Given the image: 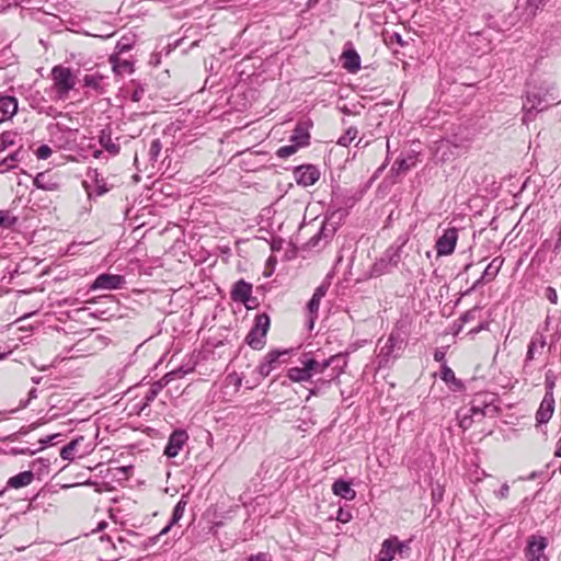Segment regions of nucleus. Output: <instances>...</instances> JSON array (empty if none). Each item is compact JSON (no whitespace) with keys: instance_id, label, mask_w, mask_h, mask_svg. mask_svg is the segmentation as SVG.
<instances>
[{"instance_id":"obj_1","label":"nucleus","mask_w":561,"mask_h":561,"mask_svg":"<svg viewBox=\"0 0 561 561\" xmlns=\"http://www.w3.org/2000/svg\"><path fill=\"white\" fill-rule=\"evenodd\" d=\"M500 412L499 397L494 392H479L473 396L469 408H461L457 412L459 426L468 430L476 422L484 417H495Z\"/></svg>"},{"instance_id":"obj_2","label":"nucleus","mask_w":561,"mask_h":561,"mask_svg":"<svg viewBox=\"0 0 561 561\" xmlns=\"http://www.w3.org/2000/svg\"><path fill=\"white\" fill-rule=\"evenodd\" d=\"M561 102V96L557 94L554 84L542 82L539 85L528 88L523 103V124L528 125L535 119L539 112H543L550 106Z\"/></svg>"},{"instance_id":"obj_3","label":"nucleus","mask_w":561,"mask_h":561,"mask_svg":"<svg viewBox=\"0 0 561 561\" xmlns=\"http://www.w3.org/2000/svg\"><path fill=\"white\" fill-rule=\"evenodd\" d=\"M304 358L311 378L314 375L323 374L328 368H331L325 378L317 379V383L320 385H331L332 381L339 379L340 375L343 373L344 367L346 366V360L342 354L333 355L327 359H323L322 362H318L313 357H310L308 354H306Z\"/></svg>"},{"instance_id":"obj_4","label":"nucleus","mask_w":561,"mask_h":561,"mask_svg":"<svg viewBox=\"0 0 561 561\" xmlns=\"http://www.w3.org/2000/svg\"><path fill=\"white\" fill-rule=\"evenodd\" d=\"M405 243L407 239H402L401 243H398L397 241L394 244L390 245L381 255V257L377 260L371 266V276L377 277L383 274H388L391 273L396 267H398L402 257V250Z\"/></svg>"},{"instance_id":"obj_5","label":"nucleus","mask_w":561,"mask_h":561,"mask_svg":"<svg viewBox=\"0 0 561 561\" xmlns=\"http://www.w3.org/2000/svg\"><path fill=\"white\" fill-rule=\"evenodd\" d=\"M50 75L54 82V90L56 91L58 99H67L77 81L71 69L62 65H56L53 67Z\"/></svg>"},{"instance_id":"obj_6","label":"nucleus","mask_w":561,"mask_h":561,"mask_svg":"<svg viewBox=\"0 0 561 561\" xmlns=\"http://www.w3.org/2000/svg\"><path fill=\"white\" fill-rule=\"evenodd\" d=\"M270 329V317L261 313L255 318V324L248 333L245 341L253 350H261L265 345L266 333Z\"/></svg>"},{"instance_id":"obj_7","label":"nucleus","mask_w":561,"mask_h":561,"mask_svg":"<svg viewBox=\"0 0 561 561\" xmlns=\"http://www.w3.org/2000/svg\"><path fill=\"white\" fill-rule=\"evenodd\" d=\"M407 345L405 336L399 330H393L386 342V344L380 350V357L382 360L388 363L390 359H396L400 357Z\"/></svg>"},{"instance_id":"obj_8","label":"nucleus","mask_w":561,"mask_h":561,"mask_svg":"<svg viewBox=\"0 0 561 561\" xmlns=\"http://www.w3.org/2000/svg\"><path fill=\"white\" fill-rule=\"evenodd\" d=\"M125 284L126 280L123 275L103 273L89 286V290H116L123 288Z\"/></svg>"},{"instance_id":"obj_9","label":"nucleus","mask_w":561,"mask_h":561,"mask_svg":"<svg viewBox=\"0 0 561 561\" xmlns=\"http://www.w3.org/2000/svg\"><path fill=\"white\" fill-rule=\"evenodd\" d=\"M458 240V230L455 227L448 228L437 239L435 248L438 256H447L454 253Z\"/></svg>"},{"instance_id":"obj_10","label":"nucleus","mask_w":561,"mask_h":561,"mask_svg":"<svg viewBox=\"0 0 561 561\" xmlns=\"http://www.w3.org/2000/svg\"><path fill=\"white\" fill-rule=\"evenodd\" d=\"M548 541L543 536H530L526 547V558L528 561H546L545 550Z\"/></svg>"},{"instance_id":"obj_11","label":"nucleus","mask_w":561,"mask_h":561,"mask_svg":"<svg viewBox=\"0 0 561 561\" xmlns=\"http://www.w3.org/2000/svg\"><path fill=\"white\" fill-rule=\"evenodd\" d=\"M230 296L233 301L242 302L247 309H253V306L250 305V301H253L252 284L244 279H239L233 284Z\"/></svg>"},{"instance_id":"obj_12","label":"nucleus","mask_w":561,"mask_h":561,"mask_svg":"<svg viewBox=\"0 0 561 561\" xmlns=\"http://www.w3.org/2000/svg\"><path fill=\"white\" fill-rule=\"evenodd\" d=\"M294 175L298 185L311 186L319 180L320 171L312 164H306L297 167Z\"/></svg>"},{"instance_id":"obj_13","label":"nucleus","mask_w":561,"mask_h":561,"mask_svg":"<svg viewBox=\"0 0 561 561\" xmlns=\"http://www.w3.org/2000/svg\"><path fill=\"white\" fill-rule=\"evenodd\" d=\"M188 439V435L184 430H175L169 437L168 444L164 448V455L169 458H174L182 450L183 446Z\"/></svg>"},{"instance_id":"obj_14","label":"nucleus","mask_w":561,"mask_h":561,"mask_svg":"<svg viewBox=\"0 0 561 561\" xmlns=\"http://www.w3.org/2000/svg\"><path fill=\"white\" fill-rule=\"evenodd\" d=\"M287 351L274 350L268 352L257 366V373L262 378L267 377L278 365L280 356L287 355Z\"/></svg>"},{"instance_id":"obj_15","label":"nucleus","mask_w":561,"mask_h":561,"mask_svg":"<svg viewBox=\"0 0 561 561\" xmlns=\"http://www.w3.org/2000/svg\"><path fill=\"white\" fill-rule=\"evenodd\" d=\"M178 375H180V370H172L165 374L158 381L153 382L144 397L145 405H149L161 392V390L167 387Z\"/></svg>"},{"instance_id":"obj_16","label":"nucleus","mask_w":561,"mask_h":561,"mask_svg":"<svg viewBox=\"0 0 561 561\" xmlns=\"http://www.w3.org/2000/svg\"><path fill=\"white\" fill-rule=\"evenodd\" d=\"M554 412V397L552 391H546V394L536 412V421L539 424H546L550 421Z\"/></svg>"},{"instance_id":"obj_17","label":"nucleus","mask_w":561,"mask_h":561,"mask_svg":"<svg viewBox=\"0 0 561 561\" xmlns=\"http://www.w3.org/2000/svg\"><path fill=\"white\" fill-rule=\"evenodd\" d=\"M19 102L15 96L1 95L0 96V124L5 123L18 113Z\"/></svg>"},{"instance_id":"obj_18","label":"nucleus","mask_w":561,"mask_h":561,"mask_svg":"<svg viewBox=\"0 0 561 561\" xmlns=\"http://www.w3.org/2000/svg\"><path fill=\"white\" fill-rule=\"evenodd\" d=\"M343 68L351 73L360 69V57L355 49H347L342 54Z\"/></svg>"},{"instance_id":"obj_19","label":"nucleus","mask_w":561,"mask_h":561,"mask_svg":"<svg viewBox=\"0 0 561 561\" xmlns=\"http://www.w3.org/2000/svg\"><path fill=\"white\" fill-rule=\"evenodd\" d=\"M34 186L43 191L54 192L59 188V184L48 172H39L33 180Z\"/></svg>"},{"instance_id":"obj_20","label":"nucleus","mask_w":561,"mask_h":561,"mask_svg":"<svg viewBox=\"0 0 561 561\" xmlns=\"http://www.w3.org/2000/svg\"><path fill=\"white\" fill-rule=\"evenodd\" d=\"M397 537L392 536L383 540L378 553V561H392L397 553Z\"/></svg>"},{"instance_id":"obj_21","label":"nucleus","mask_w":561,"mask_h":561,"mask_svg":"<svg viewBox=\"0 0 561 561\" xmlns=\"http://www.w3.org/2000/svg\"><path fill=\"white\" fill-rule=\"evenodd\" d=\"M33 480L34 473L32 470L22 471L8 480L7 488L21 489L30 485Z\"/></svg>"},{"instance_id":"obj_22","label":"nucleus","mask_w":561,"mask_h":561,"mask_svg":"<svg viewBox=\"0 0 561 561\" xmlns=\"http://www.w3.org/2000/svg\"><path fill=\"white\" fill-rule=\"evenodd\" d=\"M546 337L542 333H535L528 344L527 354L525 358V363L533 360L535 357V354L537 352H540L546 346Z\"/></svg>"},{"instance_id":"obj_23","label":"nucleus","mask_w":561,"mask_h":561,"mask_svg":"<svg viewBox=\"0 0 561 561\" xmlns=\"http://www.w3.org/2000/svg\"><path fill=\"white\" fill-rule=\"evenodd\" d=\"M334 495L352 501L356 497V492L351 488V483L344 480H336L332 485Z\"/></svg>"},{"instance_id":"obj_24","label":"nucleus","mask_w":561,"mask_h":561,"mask_svg":"<svg viewBox=\"0 0 561 561\" xmlns=\"http://www.w3.org/2000/svg\"><path fill=\"white\" fill-rule=\"evenodd\" d=\"M110 62L113 71L118 76L130 75L134 72V64L130 60L122 59L118 56H111Z\"/></svg>"},{"instance_id":"obj_25","label":"nucleus","mask_w":561,"mask_h":561,"mask_svg":"<svg viewBox=\"0 0 561 561\" xmlns=\"http://www.w3.org/2000/svg\"><path fill=\"white\" fill-rule=\"evenodd\" d=\"M301 365H302V367H291L288 369L287 377L291 381H294V382L311 381V376L309 374L305 358L301 359Z\"/></svg>"},{"instance_id":"obj_26","label":"nucleus","mask_w":561,"mask_h":561,"mask_svg":"<svg viewBox=\"0 0 561 561\" xmlns=\"http://www.w3.org/2000/svg\"><path fill=\"white\" fill-rule=\"evenodd\" d=\"M440 379L444 380L446 383L453 386L454 391H459L463 389L462 381L456 378L455 373L450 367L447 366L446 363H444L440 367Z\"/></svg>"},{"instance_id":"obj_27","label":"nucleus","mask_w":561,"mask_h":561,"mask_svg":"<svg viewBox=\"0 0 561 561\" xmlns=\"http://www.w3.org/2000/svg\"><path fill=\"white\" fill-rule=\"evenodd\" d=\"M99 144L111 156H116L119 153L121 146L112 139L111 134L105 129H102L99 135Z\"/></svg>"},{"instance_id":"obj_28","label":"nucleus","mask_w":561,"mask_h":561,"mask_svg":"<svg viewBox=\"0 0 561 561\" xmlns=\"http://www.w3.org/2000/svg\"><path fill=\"white\" fill-rule=\"evenodd\" d=\"M84 442V437L83 436H79L75 439H72L70 443H68L67 445H65L61 450H60V457L64 459V460H69V461H72L76 457H77V454H78V447L81 445V443Z\"/></svg>"},{"instance_id":"obj_29","label":"nucleus","mask_w":561,"mask_h":561,"mask_svg":"<svg viewBox=\"0 0 561 561\" xmlns=\"http://www.w3.org/2000/svg\"><path fill=\"white\" fill-rule=\"evenodd\" d=\"M309 138L308 129L302 124H298L293 130L290 141L298 147H304L309 144Z\"/></svg>"},{"instance_id":"obj_30","label":"nucleus","mask_w":561,"mask_h":561,"mask_svg":"<svg viewBox=\"0 0 561 561\" xmlns=\"http://www.w3.org/2000/svg\"><path fill=\"white\" fill-rule=\"evenodd\" d=\"M504 260L501 256L494 257L485 267V270L482 273V278H486V282H490L495 278V276L499 274Z\"/></svg>"},{"instance_id":"obj_31","label":"nucleus","mask_w":561,"mask_h":561,"mask_svg":"<svg viewBox=\"0 0 561 561\" xmlns=\"http://www.w3.org/2000/svg\"><path fill=\"white\" fill-rule=\"evenodd\" d=\"M22 148L20 147L14 152L10 153L8 157L0 160V172H5L16 168V162L21 161Z\"/></svg>"},{"instance_id":"obj_32","label":"nucleus","mask_w":561,"mask_h":561,"mask_svg":"<svg viewBox=\"0 0 561 561\" xmlns=\"http://www.w3.org/2000/svg\"><path fill=\"white\" fill-rule=\"evenodd\" d=\"M188 503V494H182L180 501L175 504L172 517L170 519L171 525H175L179 523V520L183 517L186 505Z\"/></svg>"},{"instance_id":"obj_33","label":"nucleus","mask_w":561,"mask_h":561,"mask_svg":"<svg viewBox=\"0 0 561 561\" xmlns=\"http://www.w3.org/2000/svg\"><path fill=\"white\" fill-rule=\"evenodd\" d=\"M103 79H104V77L100 73L85 75L83 77V84H84V87H87L91 90L102 93L103 92V87H102Z\"/></svg>"},{"instance_id":"obj_34","label":"nucleus","mask_w":561,"mask_h":561,"mask_svg":"<svg viewBox=\"0 0 561 561\" xmlns=\"http://www.w3.org/2000/svg\"><path fill=\"white\" fill-rule=\"evenodd\" d=\"M88 176L94 182L95 184V192L96 195H103L106 192H108V187L106 184V181L96 169L89 171Z\"/></svg>"},{"instance_id":"obj_35","label":"nucleus","mask_w":561,"mask_h":561,"mask_svg":"<svg viewBox=\"0 0 561 561\" xmlns=\"http://www.w3.org/2000/svg\"><path fill=\"white\" fill-rule=\"evenodd\" d=\"M60 434H53V435H48L44 438H41L38 440V444H39V447H37L36 449H31V448H21V449H15V454H20V455H26V454H30V455H33L42 449H44L48 444H50L53 442V439L59 437Z\"/></svg>"},{"instance_id":"obj_36","label":"nucleus","mask_w":561,"mask_h":561,"mask_svg":"<svg viewBox=\"0 0 561 561\" xmlns=\"http://www.w3.org/2000/svg\"><path fill=\"white\" fill-rule=\"evenodd\" d=\"M18 139V133L13 130H7L0 134V153L7 150L9 147L15 145Z\"/></svg>"},{"instance_id":"obj_37","label":"nucleus","mask_w":561,"mask_h":561,"mask_svg":"<svg viewBox=\"0 0 561 561\" xmlns=\"http://www.w3.org/2000/svg\"><path fill=\"white\" fill-rule=\"evenodd\" d=\"M330 237L331 233H327V228L322 226L320 230L308 240L307 247L316 248L319 245L321 239H329Z\"/></svg>"},{"instance_id":"obj_38","label":"nucleus","mask_w":561,"mask_h":561,"mask_svg":"<svg viewBox=\"0 0 561 561\" xmlns=\"http://www.w3.org/2000/svg\"><path fill=\"white\" fill-rule=\"evenodd\" d=\"M320 301H321V299L316 298V297L312 296L311 299L308 302L307 307H308V310H309V312L311 314L310 320H309V328L310 329H312V327H313L314 317L318 313Z\"/></svg>"},{"instance_id":"obj_39","label":"nucleus","mask_w":561,"mask_h":561,"mask_svg":"<svg viewBox=\"0 0 561 561\" xmlns=\"http://www.w3.org/2000/svg\"><path fill=\"white\" fill-rule=\"evenodd\" d=\"M356 135H357V129L351 127L346 130V133L344 135H342L339 138L337 144L340 146L347 147L355 139Z\"/></svg>"},{"instance_id":"obj_40","label":"nucleus","mask_w":561,"mask_h":561,"mask_svg":"<svg viewBox=\"0 0 561 561\" xmlns=\"http://www.w3.org/2000/svg\"><path fill=\"white\" fill-rule=\"evenodd\" d=\"M16 222V218L9 210H0V227L11 228Z\"/></svg>"},{"instance_id":"obj_41","label":"nucleus","mask_w":561,"mask_h":561,"mask_svg":"<svg viewBox=\"0 0 561 561\" xmlns=\"http://www.w3.org/2000/svg\"><path fill=\"white\" fill-rule=\"evenodd\" d=\"M410 160H412V158ZM413 164H414V162L413 161H409L408 159H398L394 162L391 171L392 172L396 171L397 173L407 172L408 170L411 169V167Z\"/></svg>"},{"instance_id":"obj_42","label":"nucleus","mask_w":561,"mask_h":561,"mask_svg":"<svg viewBox=\"0 0 561 561\" xmlns=\"http://www.w3.org/2000/svg\"><path fill=\"white\" fill-rule=\"evenodd\" d=\"M162 149L160 139H153L149 148V158L151 161H157Z\"/></svg>"},{"instance_id":"obj_43","label":"nucleus","mask_w":561,"mask_h":561,"mask_svg":"<svg viewBox=\"0 0 561 561\" xmlns=\"http://www.w3.org/2000/svg\"><path fill=\"white\" fill-rule=\"evenodd\" d=\"M298 148L299 147L296 145H287L279 147L276 151V156L282 159L288 158L291 154H294L298 150Z\"/></svg>"},{"instance_id":"obj_44","label":"nucleus","mask_w":561,"mask_h":561,"mask_svg":"<svg viewBox=\"0 0 561 561\" xmlns=\"http://www.w3.org/2000/svg\"><path fill=\"white\" fill-rule=\"evenodd\" d=\"M546 0H527V10L529 14L535 16L537 11L543 5Z\"/></svg>"},{"instance_id":"obj_45","label":"nucleus","mask_w":561,"mask_h":561,"mask_svg":"<svg viewBox=\"0 0 561 561\" xmlns=\"http://www.w3.org/2000/svg\"><path fill=\"white\" fill-rule=\"evenodd\" d=\"M53 153L51 148L48 145H41L36 150V157L41 160L48 159Z\"/></svg>"},{"instance_id":"obj_46","label":"nucleus","mask_w":561,"mask_h":561,"mask_svg":"<svg viewBox=\"0 0 561 561\" xmlns=\"http://www.w3.org/2000/svg\"><path fill=\"white\" fill-rule=\"evenodd\" d=\"M329 287H330V280H324L321 285H319L316 288L312 296L316 298L322 299L325 296Z\"/></svg>"},{"instance_id":"obj_47","label":"nucleus","mask_w":561,"mask_h":561,"mask_svg":"<svg viewBox=\"0 0 561 561\" xmlns=\"http://www.w3.org/2000/svg\"><path fill=\"white\" fill-rule=\"evenodd\" d=\"M545 297L553 305L558 302V294L553 287H547L545 289Z\"/></svg>"},{"instance_id":"obj_48","label":"nucleus","mask_w":561,"mask_h":561,"mask_svg":"<svg viewBox=\"0 0 561 561\" xmlns=\"http://www.w3.org/2000/svg\"><path fill=\"white\" fill-rule=\"evenodd\" d=\"M478 311V308H473V309H470L468 311H466L461 317H460V321L463 323H467V322H470L472 320L476 319V313Z\"/></svg>"},{"instance_id":"obj_49","label":"nucleus","mask_w":561,"mask_h":561,"mask_svg":"<svg viewBox=\"0 0 561 561\" xmlns=\"http://www.w3.org/2000/svg\"><path fill=\"white\" fill-rule=\"evenodd\" d=\"M495 496L500 500L506 499L510 494V485L508 483H503L499 491H496Z\"/></svg>"},{"instance_id":"obj_50","label":"nucleus","mask_w":561,"mask_h":561,"mask_svg":"<svg viewBox=\"0 0 561 561\" xmlns=\"http://www.w3.org/2000/svg\"><path fill=\"white\" fill-rule=\"evenodd\" d=\"M336 519L341 523H347L352 519V514L348 511L340 508L337 512Z\"/></svg>"},{"instance_id":"obj_51","label":"nucleus","mask_w":561,"mask_h":561,"mask_svg":"<svg viewBox=\"0 0 561 561\" xmlns=\"http://www.w3.org/2000/svg\"><path fill=\"white\" fill-rule=\"evenodd\" d=\"M330 385H320L317 383V380L314 381V387L309 390V394L307 397V400H309L312 396H318L323 388L329 387Z\"/></svg>"},{"instance_id":"obj_52","label":"nucleus","mask_w":561,"mask_h":561,"mask_svg":"<svg viewBox=\"0 0 561 561\" xmlns=\"http://www.w3.org/2000/svg\"><path fill=\"white\" fill-rule=\"evenodd\" d=\"M410 541H399V539L397 538V552L399 554H403L404 551L409 550L410 549Z\"/></svg>"},{"instance_id":"obj_53","label":"nucleus","mask_w":561,"mask_h":561,"mask_svg":"<svg viewBox=\"0 0 561 561\" xmlns=\"http://www.w3.org/2000/svg\"><path fill=\"white\" fill-rule=\"evenodd\" d=\"M144 92H145L144 88H141V87L136 88L131 94V100L134 102H139L144 95Z\"/></svg>"},{"instance_id":"obj_54","label":"nucleus","mask_w":561,"mask_h":561,"mask_svg":"<svg viewBox=\"0 0 561 561\" xmlns=\"http://www.w3.org/2000/svg\"><path fill=\"white\" fill-rule=\"evenodd\" d=\"M432 497H433L434 502L442 501V499H443V489L440 486H437L436 489H433Z\"/></svg>"},{"instance_id":"obj_55","label":"nucleus","mask_w":561,"mask_h":561,"mask_svg":"<svg viewBox=\"0 0 561 561\" xmlns=\"http://www.w3.org/2000/svg\"><path fill=\"white\" fill-rule=\"evenodd\" d=\"M173 526H174V525H171V522H169V523H168V525H167L164 528H162V530H161L157 536H154V537L150 538V540H151L152 542H157L158 538H159L160 536H163V535L168 534V533L170 531V529H171Z\"/></svg>"},{"instance_id":"obj_56","label":"nucleus","mask_w":561,"mask_h":561,"mask_svg":"<svg viewBox=\"0 0 561 561\" xmlns=\"http://www.w3.org/2000/svg\"><path fill=\"white\" fill-rule=\"evenodd\" d=\"M445 356L446 354L443 350H436L434 353V359L438 363H442V365L446 363Z\"/></svg>"},{"instance_id":"obj_57","label":"nucleus","mask_w":561,"mask_h":561,"mask_svg":"<svg viewBox=\"0 0 561 561\" xmlns=\"http://www.w3.org/2000/svg\"><path fill=\"white\" fill-rule=\"evenodd\" d=\"M41 466V468H48L49 467V460L48 459H43V458H38L36 460H34L32 462V467L35 468L36 466Z\"/></svg>"},{"instance_id":"obj_58","label":"nucleus","mask_w":561,"mask_h":561,"mask_svg":"<svg viewBox=\"0 0 561 561\" xmlns=\"http://www.w3.org/2000/svg\"><path fill=\"white\" fill-rule=\"evenodd\" d=\"M249 561H271L265 553H257L255 556H251Z\"/></svg>"},{"instance_id":"obj_59","label":"nucleus","mask_w":561,"mask_h":561,"mask_svg":"<svg viewBox=\"0 0 561 561\" xmlns=\"http://www.w3.org/2000/svg\"><path fill=\"white\" fill-rule=\"evenodd\" d=\"M486 282V278H482V276L477 279L473 285L465 293L466 295L472 293L473 290H476L483 282Z\"/></svg>"},{"instance_id":"obj_60","label":"nucleus","mask_w":561,"mask_h":561,"mask_svg":"<svg viewBox=\"0 0 561 561\" xmlns=\"http://www.w3.org/2000/svg\"><path fill=\"white\" fill-rule=\"evenodd\" d=\"M545 383H546L547 391H552L553 392L554 380L550 379L548 375L546 376V382Z\"/></svg>"},{"instance_id":"obj_61","label":"nucleus","mask_w":561,"mask_h":561,"mask_svg":"<svg viewBox=\"0 0 561 561\" xmlns=\"http://www.w3.org/2000/svg\"><path fill=\"white\" fill-rule=\"evenodd\" d=\"M391 41H396L398 44L403 45L402 37H401V35H400V34H398V33H394V34L391 36Z\"/></svg>"},{"instance_id":"obj_62","label":"nucleus","mask_w":561,"mask_h":561,"mask_svg":"<svg viewBox=\"0 0 561 561\" xmlns=\"http://www.w3.org/2000/svg\"><path fill=\"white\" fill-rule=\"evenodd\" d=\"M36 398H37V390H36V388H32L28 391V399L32 400V399H36Z\"/></svg>"},{"instance_id":"obj_63","label":"nucleus","mask_w":561,"mask_h":561,"mask_svg":"<svg viewBox=\"0 0 561 561\" xmlns=\"http://www.w3.org/2000/svg\"><path fill=\"white\" fill-rule=\"evenodd\" d=\"M385 165H381L380 168H378V170L375 172L374 176H373V180H375L376 178H378V175H380V173L385 170Z\"/></svg>"},{"instance_id":"obj_64","label":"nucleus","mask_w":561,"mask_h":561,"mask_svg":"<svg viewBox=\"0 0 561 561\" xmlns=\"http://www.w3.org/2000/svg\"><path fill=\"white\" fill-rule=\"evenodd\" d=\"M102 154H103V151H102V150H94V151H93V157H94V158H96V159L101 158V157H102Z\"/></svg>"}]
</instances>
